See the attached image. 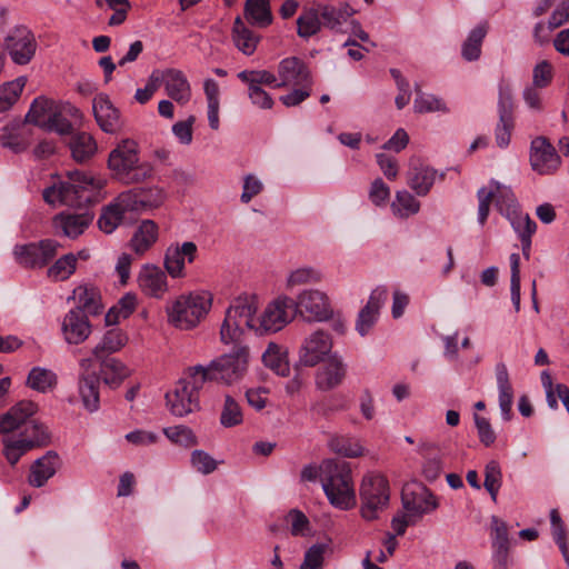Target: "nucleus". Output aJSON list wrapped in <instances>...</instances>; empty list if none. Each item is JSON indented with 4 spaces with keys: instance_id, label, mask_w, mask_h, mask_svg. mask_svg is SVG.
<instances>
[{
    "instance_id": "nucleus-1",
    "label": "nucleus",
    "mask_w": 569,
    "mask_h": 569,
    "mask_svg": "<svg viewBox=\"0 0 569 569\" xmlns=\"http://www.w3.org/2000/svg\"><path fill=\"white\" fill-rule=\"evenodd\" d=\"M320 481L330 505L339 510H351L357 505V495L350 465L333 459L320 465Z\"/></svg>"
},
{
    "instance_id": "nucleus-2",
    "label": "nucleus",
    "mask_w": 569,
    "mask_h": 569,
    "mask_svg": "<svg viewBox=\"0 0 569 569\" xmlns=\"http://www.w3.org/2000/svg\"><path fill=\"white\" fill-rule=\"evenodd\" d=\"M67 181H60L43 190L47 203L81 207L92 201L94 193L103 187L100 179L82 171H69Z\"/></svg>"
},
{
    "instance_id": "nucleus-3",
    "label": "nucleus",
    "mask_w": 569,
    "mask_h": 569,
    "mask_svg": "<svg viewBox=\"0 0 569 569\" xmlns=\"http://www.w3.org/2000/svg\"><path fill=\"white\" fill-rule=\"evenodd\" d=\"M258 305L254 297L240 296L232 300L220 327V340L224 345L239 346L248 332L258 335Z\"/></svg>"
},
{
    "instance_id": "nucleus-4",
    "label": "nucleus",
    "mask_w": 569,
    "mask_h": 569,
    "mask_svg": "<svg viewBox=\"0 0 569 569\" xmlns=\"http://www.w3.org/2000/svg\"><path fill=\"white\" fill-rule=\"evenodd\" d=\"M108 168L112 176L124 184L140 183L153 173L149 162H141L139 146L132 139L121 140L109 153Z\"/></svg>"
},
{
    "instance_id": "nucleus-5",
    "label": "nucleus",
    "mask_w": 569,
    "mask_h": 569,
    "mask_svg": "<svg viewBox=\"0 0 569 569\" xmlns=\"http://www.w3.org/2000/svg\"><path fill=\"white\" fill-rule=\"evenodd\" d=\"M211 306L212 296L207 291L180 295L166 307L168 322L179 330H191L204 319Z\"/></svg>"
},
{
    "instance_id": "nucleus-6",
    "label": "nucleus",
    "mask_w": 569,
    "mask_h": 569,
    "mask_svg": "<svg viewBox=\"0 0 569 569\" xmlns=\"http://www.w3.org/2000/svg\"><path fill=\"white\" fill-rule=\"evenodd\" d=\"M2 435V452L11 466H14L28 451L46 446L49 441L46 428L29 418L16 430Z\"/></svg>"
},
{
    "instance_id": "nucleus-7",
    "label": "nucleus",
    "mask_w": 569,
    "mask_h": 569,
    "mask_svg": "<svg viewBox=\"0 0 569 569\" xmlns=\"http://www.w3.org/2000/svg\"><path fill=\"white\" fill-rule=\"evenodd\" d=\"M360 516L366 521L380 519L390 502L388 479L380 473H367L359 487Z\"/></svg>"
},
{
    "instance_id": "nucleus-8",
    "label": "nucleus",
    "mask_w": 569,
    "mask_h": 569,
    "mask_svg": "<svg viewBox=\"0 0 569 569\" xmlns=\"http://www.w3.org/2000/svg\"><path fill=\"white\" fill-rule=\"evenodd\" d=\"M248 365L249 349L246 346H239L232 352L221 355L208 363L214 381L226 386L241 381L248 371Z\"/></svg>"
},
{
    "instance_id": "nucleus-9",
    "label": "nucleus",
    "mask_w": 569,
    "mask_h": 569,
    "mask_svg": "<svg viewBox=\"0 0 569 569\" xmlns=\"http://www.w3.org/2000/svg\"><path fill=\"white\" fill-rule=\"evenodd\" d=\"M477 197L479 200L478 222L481 226L487 221L492 201H495L497 210L502 216L519 210V204L512 190L495 180L490 181L489 188H480L477 192Z\"/></svg>"
},
{
    "instance_id": "nucleus-10",
    "label": "nucleus",
    "mask_w": 569,
    "mask_h": 569,
    "mask_svg": "<svg viewBox=\"0 0 569 569\" xmlns=\"http://www.w3.org/2000/svg\"><path fill=\"white\" fill-rule=\"evenodd\" d=\"M296 312L309 322H322L332 317L333 309L323 291L306 289L293 300V313Z\"/></svg>"
},
{
    "instance_id": "nucleus-11",
    "label": "nucleus",
    "mask_w": 569,
    "mask_h": 569,
    "mask_svg": "<svg viewBox=\"0 0 569 569\" xmlns=\"http://www.w3.org/2000/svg\"><path fill=\"white\" fill-rule=\"evenodd\" d=\"M529 161L532 170L541 176L555 174L561 166V157L549 139L543 136L531 140Z\"/></svg>"
},
{
    "instance_id": "nucleus-12",
    "label": "nucleus",
    "mask_w": 569,
    "mask_h": 569,
    "mask_svg": "<svg viewBox=\"0 0 569 569\" xmlns=\"http://www.w3.org/2000/svg\"><path fill=\"white\" fill-rule=\"evenodd\" d=\"M293 317V299L279 297L270 302L262 315L258 317V335L277 332L289 323Z\"/></svg>"
},
{
    "instance_id": "nucleus-13",
    "label": "nucleus",
    "mask_w": 569,
    "mask_h": 569,
    "mask_svg": "<svg viewBox=\"0 0 569 569\" xmlns=\"http://www.w3.org/2000/svg\"><path fill=\"white\" fill-rule=\"evenodd\" d=\"M332 338L325 330H316L308 335L299 348V363L315 367L329 358L332 350Z\"/></svg>"
},
{
    "instance_id": "nucleus-14",
    "label": "nucleus",
    "mask_w": 569,
    "mask_h": 569,
    "mask_svg": "<svg viewBox=\"0 0 569 569\" xmlns=\"http://www.w3.org/2000/svg\"><path fill=\"white\" fill-rule=\"evenodd\" d=\"M60 243L53 239L39 242L18 244L13 254L19 264L28 268H40L47 264L56 254Z\"/></svg>"
},
{
    "instance_id": "nucleus-15",
    "label": "nucleus",
    "mask_w": 569,
    "mask_h": 569,
    "mask_svg": "<svg viewBox=\"0 0 569 569\" xmlns=\"http://www.w3.org/2000/svg\"><path fill=\"white\" fill-rule=\"evenodd\" d=\"M6 49L17 64H27L33 58L37 42L29 29L17 27L4 39Z\"/></svg>"
},
{
    "instance_id": "nucleus-16",
    "label": "nucleus",
    "mask_w": 569,
    "mask_h": 569,
    "mask_svg": "<svg viewBox=\"0 0 569 569\" xmlns=\"http://www.w3.org/2000/svg\"><path fill=\"white\" fill-rule=\"evenodd\" d=\"M499 123L496 128V142L500 148H507L511 139L513 128L512 119V96L509 86H499Z\"/></svg>"
},
{
    "instance_id": "nucleus-17",
    "label": "nucleus",
    "mask_w": 569,
    "mask_h": 569,
    "mask_svg": "<svg viewBox=\"0 0 569 569\" xmlns=\"http://www.w3.org/2000/svg\"><path fill=\"white\" fill-rule=\"evenodd\" d=\"M347 375V366L338 353H332L323 361L315 377L316 387L329 391L342 383Z\"/></svg>"
},
{
    "instance_id": "nucleus-18",
    "label": "nucleus",
    "mask_w": 569,
    "mask_h": 569,
    "mask_svg": "<svg viewBox=\"0 0 569 569\" xmlns=\"http://www.w3.org/2000/svg\"><path fill=\"white\" fill-rule=\"evenodd\" d=\"M280 88L288 86H312V77L308 66L298 57H288L278 64Z\"/></svg>"
},
{
    "instance_id": "nucleus-19",
    "label": "nucleus",
    "mask_w": 569,
    "mask_h": 569,
    "mask_svg": "<svg viewBox=\"0 0 569 569\" xmlns=\"http://www.w3.org/2000/svg\"><path fill=\"white\" fill-rule=\"evenodd\" d=\"M92 110L94 119L103 132L114 134L121 130L120 112L107 94L100 93L93 98Z\"/></svg>"
},
{
    "instance_id": "nucleus-20",
    "label": "nucleus",
    "mask_w": 569,
    "mask_h": 569,
    "mask_svg": "<svg viewBox=\"0 0 569 569\" xmlns=\"http://www.w3.org/2000/svg\"><path fill=\"white\" fill-rule=\"evenodd\" d=\"M197 253L194 242L186 241L182 244H172L168 247L164 253V269L172 278H183L186 276V260L193 262Z\"/></svg>"
},
{
    "instance_id": "nucleus-21",
    "label": "nucleus",
    "mask_w": 569,
    "mask_h": 569,
    "mask_svg": "<svg viewBox=\"0 0 569 569\" xmlns=\"http://www.w3.org/2000/svg\"><path fill=\"white\" fill-rule=\"evenodd\" d=\"M388 298V290L385 287H377L372 290L367 305L360 310L356 322V330L360 336L369 333L378 320L379 311Z\"/></svg>"
},
{
    "instance_id": "nucleus-22",
    "label": "nucleus",
    "mask_w": 569,
    "mask_h": 569,
    "mask_svg": "<svg viewBox=\"0 0 569 569\" xmlns=\"http://www.w3.org/2000/svg\"><path fill=\"white\" fill-rule=\"evenodd\" d=\"M166 399L171 413L177 417L187 416L200 408L199 397L189 390L181 379L178 380L173 391L166 395Z\"/></svg>"
},
{
    "instance_id": "nucleus-23",
    "label": "nucleus",
    "mask_w": 569,
    "mask_h": 569,
    "mask_svg": "<svg viewBox=\"0 0 569 569\" xmlns=\"http://www.w3.org/2000/svg\"><path fill=\"white\" fill-rule=\"evenodd\" d=\"M138 282L144 295L156 299H162L169 289L166 272L153 264L141 269Z\"/></svg>"
},
{
    "instance_id": "nucleus-24",
    "label": "nucleus",
    "mask_w": 569,
    "mask_h": 569,
    "mask_svg": "<svg viewBox=\"0 0 569 569\" xmlns=\"http://www.w3.org/2000/svg\"><path fill=\"white\" fill-rule=\"evenodd\" d=\"M93 214L89 211L72 213L61 212L53 218V227L63 236L74 239L82 234L92 222Z\"/></svg>"
},
{
    "instance_id": "nucleus-25",
    "label": "nucleus",
    "mask_w": 569,
    "mask_h": 569,
    "mask_svg": "<svg viewBox=\"0 0 569 569\" xmlns=\"http://www.w3.org/2000/svg\"><path fill=\"white\" fill-rule=\"evenodd\" d=\"M401 501L403 509L408 512L409 517H420L438 508L436 497L425 488L418 492L405 489L402 491Z\"/></svg>"
},
{
    "instance_id": "nucleus-26",
    "label": "nucleus",
    "mask_w": 569,
    "mask_h": 569,
    "mask_svg": "<svg viewBox=\"0 0 569 569\" xmlns=\"http://www.w3.org/2000/svg\"><path fill=\"white\" fill-rule=\"evenodd\" d=\"M62 332L68 343L79 345L91 333V326L81 310H70L63 319Z\"/></svg>"
},
{
    "instance_id": "nucleus-27",
    "label": "nucleus",
    "mask_w": 569,
    "mask_h": 569,
    "mask_svg": "<svg viewBox=\"0 0 569 569\" xmlns=\"http://www.w3.org/2000/svg\"><path fill=\"white\" fill-rule=\"evenodd\" d=\"M59 467V456L54 451H48L32 463L28 477L29 485L34 488L44 486L56 475Z\"/></svg>"
},
{
    "instance_id": "nucleus-28",
    "label": "nucleus",
    "mask_w": 569,
    "mask_h": 569,
    "mask_svg": "<svg viewBox=\"0 0 569 569\" xmlns=\"http://www.w3.org/2000/svg\"><path fill=\"white\" fill-rule=\"evenodd\" d=\"M505 217L509 220L513 231L518 234L521 242L522 254L528 260L531 252V238L537 230V223L528 213H523L520 210L508 213Z\"/></svg>"
},
{
    "instance_id": "nucleus-29",
    "label": "nucleus",
    "mask_w": 569,
    "mask_h": 569,
    "mask_svg": "<svg viewBox=\"0 0 569 569\" xmlns=\"http://www.w3.org/2000/svg\"><path fill=\"white\" fill-rule=\"evenodd\" d=\"M499 408L505 420L511 419L515 392L509 378L508 368L503 362L495 367Z\"/></svg>"
},
{
    "instance_id": "nucleus-30",
    "label": "nucleus",
    "mask_w": 569,
    "mask_h": 569,
    "mask_svg": "<svg viewBox=\"0 0 569 569\" xmlns=\"http://www.w3.org/2000/svg\"><path fill=\"white\" fill-rule=\"evenodd\" d=\"M164 89L167 94L180 104H186L191 98V88L181 70L164 69Z\"/></svg>"
},
{
    "instance_id": "nucleus-31",
    "label": "nucleus",
    "mask_w": 569,
    "mask_h": 569,
    "mask_svg": "<svg viewBox=\"0 0 569 569\" xmlns=\"http://www.w3.org/2000/svg\"><path fill=\"white\" fill-rule=\"evenodd\" d=\"M407 176L409 187L421 197L430 191L436 180V171L418 161L410 162Z\"/></svg>"
},
{
    "instance_id": "nucleus-32",
    "label": "nucleus",
    "mask_w": 569,
    "mask_h": 569,
    "mask_svg": "<svg viewBox=\"0 0 569 569\" xmlns=\"http://www.w3.org/2000/svg\"><path fill=\"white\" fill-rule=\"evenodd\" d=\"M322 26L333 31H341L342 26L356 13L348 3L319 4Z\"/></svg>"
},
{
    "instance_id": "nucleus-33",
    "label": "nucleus",
    "mask_w": 569,
    "mask_h": 569,
    "mask_svg": "<svg viewBox=\"0 0 569 569\" xmlns=\"http://www.w3.org/2000/svg\"><path fill=\"white\" fill-rule=\"evenodd\" d=\"M158 237V224L153 220H142L130 240V248L136 254L142 256L157 242Z\"/></svg>"
},
{
    "instance_id": "nucleus-34",
    "label": "nucleus",
    "mask_w": 569,
    "mask_h": 569,
    "mask_svg": "<svg viewBox=\"0 0 569 569\" xmlns=\"http://www.w3.org/2000/svg\"><path fill=\"white\" fill-rule=\"evenodd\" d=\"M231 39L234 47L246 56L253 54L260 41V37L249 29L239 16L233 21Z\"/></svg>"
},
{
    "instance_id": "nucleus-35",
    "label": "nucleus",
    "mask_w": 569,
    "mask_h": 569,
    "mask_svg": "<svg viewBox=\"0 0 569 569\" xmlns=\"http://www.w3.org/2000/svg\"><path fill=\"white\" fill-rule=\"evenodd\" d=\"M37 411V406L32 401H20L7 413L0 416V433L13 431L32 417Z\"/></svg>"
},
{
    "instance_id": "nucleus-36",
    "label": "nucleus",
    "mask_w": 569,
    "mask_h": 569,
    "mask_svg": "<svg viewBox=\"0 0 569 569\" xmlns=\"http://www.w3.org/2000/svg\"><path fill=\"white\" fill-rule=\"evenodd\" d=\"M100 362V373L106 385L117 388L130 376L129 368L119 359L112 357H102L96 359Z\"/></svg>"
},
{
    "instance_id": "nucleus-37",
    "label": "nucleus",
    "mask_w": 569,
    "mask_h": 569,
    "mask_svg": "<svg viewBox=\"0 0 569 569\" xmlns=\"http://www.w3.org/2000/svg\"><path fill=\"white\" fill-rule=\"evenodd\" d=\"M243 17L252 26L260 28L270 26L272 23L270 0H247Z\"/></svg>"
},
{
    "instance_id": "nucleus-38",
    "label": "nucleus",
    "mask_w": 569,
    "mask_h": 569,
    "mask_svg": "<svg viewBox=\"0 0 569 569\" xmlns=\"http://www.w3.org/2000/svg\"><path fill=\"white\" fill-rule=\"evenodd\" d=\"M73 299L77 307L73 310H81L83 315H99L102 310L100 295L93 287L79 286L73 290Z\"/></svg>"
},
{
    "instance_id": "nucleus-39",
    "label": "nucleus",
    "mask_w": 569,
    "mask_h": 569,
    "mask_svg": "<svg viewBox=\"0 0 569 569\" xmlns=\"http://www.w3.org/2000/svg\"><path fill=\"white\" fill-rule=\"evenodd\" d=\"M100 379L97 373L81 375L79 378V392L83 406L91 412L99 408Z\"/></svg>"
},
{
    "instance_id": "nucleus-40",
    "label": "nucleus",
    "mask_w": 569,
    "mask_h": 569,
    "mask_svg": "<svg viewBox=\"0 0 569 569\" xmlns=\"http://www.w3.org/2000/svg\"><path fill=\"white\" fill-rule=\"evenodd\" d=\"M128 342L127 335L118 328L108 330L101 341L93 348L94 359H102L106 355L114 353L121 350Z\"/></svg>"
},
{
    "instance_id": "nucleus-41",
    "label": "nucleus",
    "mask_w": 569,
    "mask_h": 569,
    "mask_svg": "<svg viewBox=\"0 0 569 569\" xmlns=\"http://www.w3.org/2000/svg\"><path fill=\"white\" fill-rule=\"evenodd\" d=\"M492 530V559H508L509 555V537L507 523L498 517H491Z\"/></svg>"
},
{
    "instance_id": "nucleus-42",
    "label": "nucleus",
    "mask_w": 569,
    "mask_h": 569,
    "mask_svg": "<svg viewBox=\"0 0 569 569\" xmlns=\"http://www.w3.org/2000/svg\"><path fill=\"white\" fill-rule=\"evenodd\" d=\"M189 390L194 392L200 398V390L207 381H214L209 366L197 365L189 367L184 370L183 376L180 378Z\"/></svg>"
},
{
    "instance_id": "nucleus-43",
    "label": "nucleus",
    "mask_w": 569,
    "mask_h": 569,
    "mask_svg": "<svg viewBox=\"0 0 569 569\" xmlns=\"http://www.w3.org/2000/svg\"><path fill=\"white\" fill-rule=\"evenodd\" d=\"M70 149L76 161L83 162L97 152V142L87 132H78L70 140Z\"/></svg>"
},
{
    "instance_id": "nucleus-44",
    "label": "nucleus",
    "mask_w": 569,
    "mask_h": 569,
    "mask_svg": "<svg viewBox=\"0 0 569 569\" xmlns=\"http://www.w3.org/2000/svg\"><path fill=\"white\" fill-rule=\"evenodd\" d=\"M262 361L279 376L284 377L289 373L287 351L277 343L271 342L268 345V348L262 353Z\"/></svg>"
},
{
    "instance_id": "nucleus-45",
    "label": "nucleus",
    "mask_w": 569,
    "mask_h": 569,
    "mask_svg": "<svg viewBox=\"0 0 569 569\" xmlns=\"http://www.w3.org/2000/svg\"><path fill=\"white\" fill-rule=\"evenodd\" d=\"M237 77L248 87L262 88L268 86L270 88L280 89L278 77L264 69L261 70H242Z\"/></svg>"
},
{
    "instance_id": "nucleus-46",
    "label": "nucleus",
    "mask_w": 569,
    "mask_h": 569,
    "mask_svg": "<svg viewBox=\"0 0 569 569\" xmlns=\"http://www.w3.org/2000/svg\"><path fill=\"white\" fill-rule=\"evenodd\" d=\"M57 106L58 103L53 100L44 97H38L32 101L26 116V121L41 128Z\"/></svg>"
},
{
    "instance_id": "nucleus-47",
    "label": "nucleus",
    "mask_w": 569,
    "mask_h": 569,
    "mask_svg": "<svg viewBox=\"0 0 569 569\" xmlns=\"http://www.w3.org/2000/svg\"><path fill=\"white\" fill-rule=\"evenodd\" d=\"M416 98L413 101V109L418 113H429V112H442L448 113L449 108L446 102L430 93L422 92L418 87H416Z\"/></svg>"
},
{
    "instance_id": "nucleus-48",
    "label": "nucleus",
    "mask_w": 569,
    "mask_h": 569,
    "mask_svg": "<svg viewBox=\"0 0 569 569\" xmlns=\"http://www.w3.org/2000/svg\"><path fill=\"white\" fill-rule=\"evenodd\" d=\"M298 34L301 38H310L320 31L322 20L320 14V6L305 11L297 20Z\"/></svg>"
},
{
    "instance_id": "nucleus-49",
    "label": "nucleus",
    "mask_w": 569,
    "mask_h": 569,
    "mask_svg": "<svg viewBox=\"0 0 569 569\" xmlns=\"http://www.w3.org/2000/svg\"><path fill=\"white\" fill-rule=\"evenodd\" d=\"M487 33V26L479 24L472 29L462 44V57L467 61H475L479 59L481 53V44Z\"/></svg>"
},
{
    "instance_id": "nucleus-50",
    "label": "nucleus",
    "mask_w": 569,
    "mask_h": 569,
    "mask_svg": "<svg viewBox=\"0 0 569 569\" xmlns=\"http://www.w3.org/2000/svg\"><path fill=\"white\" fill-rule=\"evenodd\" d=\"M391 209L397 217L406 219L419 212L420 202L407 190L397 191Z\"/></svg>"
},
{
    "instance_id": "nucleus-51",
    "label": "nucleus",
    "mask_w": 569,
    "mask_h": 569,
    "mask_svg": "<svg viewBox=\"0 0 569 569\" xmlns=\"http://www.w3.org/2000/svg\"><path fill=\"white\" fill-rule=\"evenodd\" d=\"M57 383V376L53 371L34 367L30 370L27 379V385L39 392H47L52 389Z\"/></svg>"
},
{
    "instance_id": "nucleus-52",
    "label": "nucleus",
    "mask_w": 569,
    "mask_h": 569,
    "mask_svg": "<svg viewBox=\"0 0 569 569\" xmlns=\"http://www.w3.org/2000/svg\"><path fill=\"white\" fill-rule=\"evenodd\" d=\"M27 79L19 77L0 86V112L8 111L19 99Z\"/></svg>"
},
{
    "instance_id": "nucleus-53",
    "label": "nucleus",
    "mask_w": 569,
    "mask_h": 569,
    "mask_svg": "<svg viewBox=\"0 0 569 569\" xmlns=\"http://www.w3.org/2000/svg\"><path fill=\"white\" fill-rule=\"evenodd\" d=\"M243 422L240 403L230 395H226L220 412V423L224 428H232Z\"/></svg>"
},
{
    "instance_id": "nucleus-54",
    "label": "nucleus",
    "mask_w": 569,
    "mask_h": 569,
    "mask_svg": "<svg viewBox=\"0 0 569 569\" xmlns=\"http://www.w3.org/2000/svg\"><path fill=\"white\" fill-rule=\"evenodd\" d=\"M77 261L76 254H64L48 269V276L54 280H66L76 271Z\"/></svg>"
},
{
    "instance_id": "nucleus-55",
    "label": "nucleus",
    "mask_w": 569,
    "mask_h": 569,
    "mask_svg": "<svg viewBox=\"0 0 569 569\" xmlns=\"http://www.w3.org/2000/svg\"><path fill=\"white\" fill-rule=\"evenodd\" d=\"M139 202L142 207V211L157 209L163 204L167 194L164 190L158 186L148 188H138Z\"/></svg>"
},
{
    "instance_id": "nucleus-56",
    "label": "nucleus",
    "mask_w": 569,
    "mask_h": 569,
    "mask_svg": "<svg viewBox=\"0 0 569 569\" xmlns=\"http://www.w3.org/2000/svg\"><path fill=\"white\" fill-rule=\"evenodd\" d=\"M322 279L319 270L311 267H302L291 271L287 278V288L292 289L298 286L317 283Z\"/></svg>"
},
{
    "instance_id": "nucleus-57",
    "label": "nucleus",
    "mask_w": 569,
    "mask_h": 569,
    "mask_svg": "<svg viewBox=\"0 0 569 569\" xmlns=\"http://www.w3.org/2000/svg\"><path fill=\"white\" fill-rule=\"evenodd\" d=\"M124 213L112 202L101 212L98 226L104 233H111L121 223Z\"/></svg>"
},
{
    "instance_id": "nucleus-58",
    "label": "nucleus",
    "mask_w": 569,
    "mask_h": 569,
    "mask_svg": "<svg viewBox=\"0 0 569 569\" xmlns=\"http://www.w3.org/2000/svg\"><path fill=\"white\" fill-rule=\"evenodd\" d=\"M136 306V296L130 293L126 295L119 300L118 306L111 308L106 315L107 323H116L119 318L127 319L134 311Z\"/></svg>"
},
{
    "instance_id": "nucleus-59",
    "label": "nucleus",
    "mask_w": 569,
    "mask_h": 569,
    "mask_svg": "<svg viewBox=\"0 0 569 569\" xmlns=\"http://www.w3.org/2000/svg\"><path fill=\"white\" fill-rule=\"evenodd\" d=\"M329 446L332 451L348 458H358L363 455V447L358 441L349 438H332Z\"/></svg>"
},
{
    "instance_id": "nucleus-60",
    "label": "nucleus",
    "mask_w": 569,
    "mask_h": 569,
    "mask_svg": "<svg viewBox=\"0 0 569 569\" xmlns=\"http://www.w3.org/2000/svg\"><path fill=\"white\" fill-rule=\"evenodd\" d=\"M501 478L502 473L499 463L496 460L489 461L485 467L483 486L493 501L497 500V495L501 487Z\"/></svg>"
},
{
    "instance_id": "nucleus-61",
    "label": "nucleus",
    "mask_w": 569,
    "mask_h": 569,
    "mask_svg": "<svg viewBox=\"0 0 569 569\" xmlns=\"http://www.w3.org/2000/svg\"><path fill=\"white\" fill-rule=\"evenodd\" d=\"M163 433L170 441L183 446L186 448L192 447L197 443V438L194 433L187 426L180 425L168 427L163 429Z\"/></svg>"
},
{
    "instance_id": "nucleus-62",
    "label": "nucleus",
    "mask_w": 569,
    "mask_h": 569,
    "mask_svg": "<svg viewBox=\"0 0 569 569\" xmlns=\"http://www.w3.org/2000/svg\"><path fill=\"white\" fill-rule=\"evenodd\" d=\"M327 545H312L305 553V558L299 569H321L323 566Z\"/></svg>"
},
{
    "instance_id": "nucleus-63",
    "label": "nucleus",
    "mask_w": 569,
    "mask_h": 569,
    "mask_svg": "<svg viewBox=\"0 0 569 569\" xmlns=\"http://www.w3.org/2000/svg\"><path fill=\"white\" fill-rule=\"evenodd\" d=\"M41 128L60 134H67L71 131L72 124L64 116H62L60 106L58 104Z\"/></svg>"
},
{
    "instance_id": "nucleus-64",
    "label": "nucleus",
    "mask_w": 569,
    "mask_h": 569,
    "mask_svg": "<svg viewBox=\"0 0 569 569\" xmlns=\"http://www.w3.org/2000/svg\"><path fill=\"white\" fill-rule=\"evenodd\" d=\"M113 203L123 212L128 211H142V207L139 202L138 188L129 189L121 192L113 201Z\"/></svg>"
}]
</instances>
